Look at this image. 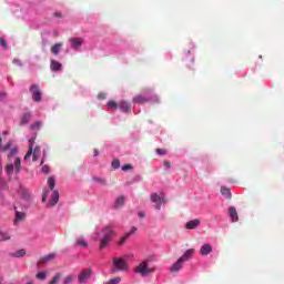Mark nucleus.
<instances>
[{"mask_svg":"<svg viewBox=\"0 0 284 284\" xmlns=\"http://www.w3.org/2000/svg\"><path fill=\"white\" fill-rule=\"evenodd\" d=\"M103 237L100 240V250H104V247H108V243H110V240L112 236H114V230H112L111 226H105L102 230Z\"/></svg>","mask_w":284,"mask_h":284,"instance_id":"f257e3e1","label":"nucleus"},{"mask_svg":"<svg viewBox=\"0 0 284 284\" xmlns=\"http://www.w3.org/2000/svg\"><path fill=\"white\" fill-rule=\"evenodd\" d=\"M135 272L138 274H141V276H148L149 274L154 273V268L150 267L148 265V262H142L139 264V266L135 268Z\"/></svg>","mask_w":284,"mask_h":284,"instance_id":"f03ea898","label":"nucleus"},{"mask_svg":"<svg viewBox=\"0 0 284 284\" xmlns=\"http://www.w3.org/2000/svg\"><path fill=\"white\" fill-rule=\"evenodd\" d=\"M113 266L119 272H125L128 270V262L122 257H113Z\"/></svg>","mask_w":284,"mask_h":284,"instance_id":"7ed1b4c3","label":"nucleus"},{"mask_svg":"<svg viewBox=\"0 0 284 284\" xmlns=\"http://www.w3.org/2000/svg\"><path fill=\"white\" fill-rule=\"evenodd\" d=\"M30 92L32 94V99L33 101H36V103H39L41 101V89H39V85L38 84H32L30 87Z\"/></svg>","mask_w":284,"mask_h":284,"instance_id":"20e7f679","label":"nucleus"},{"mask_svg":"<svg viewBox=\"0 0 284 284\" xmlns=\"http://www.w3.org/2000/svg\"><path fill=\"white\" fill-rule=\"evenodd\" d=\"M92 276V268H84L78 276L79 283H85Z\"/></svg>","mask_w":284,"mask_h":284,"instance_id":"39448f33","label":"nucleus"},{"mask_svg":"<svg viewBox=\"0 0 284 284\" xmlns=\"http://www.w3.org/2000/svg\"><path fill=\"white\" fill-rule=\"evenodd\" d=\"M152 101V98H148L141 94H138L133 98L132 102L138 105H143V103H150Z\"/></svg>","mask_w":284,"mask_h":284,"instance_id":"423d86ee","label":"nucleus"},{"mask_svg":"<svg viewBox=\"0 0 284 284\" xmlns=\"http://www.w3.org/2000/svg\"><path fill=\"white\" fill-rule=\"evenodd\" d=\"M9 132L8 131H3L2 135H0V150H2V152H8L9 148H12V142H8L4 146H3V138L8 136Z\"/></svg>","mask_w":284,"mask_h":284,"instance_id":"0eeeda50","label":"nucleus"},{"mask_svg":"<svg viewBox=\"0 0 284 284\" xmlns=\"http://www.w3.org/2000/svg\"><path fill=\"white\" fill-rule=\"evenodd\" d=\"M69 43H71L73 50H79L83 45V38H71Z\"/></svg>","mask_w":284,"mask_h":284,"instance_id":"6e6552de","label":"nucleus"},{"mask_svg":"<svg viewBox=\"0 0 284 284\" xmlns=\"http://www.w3.org/2000/svg\"><path fill=\"white\" fill-rule=\"evenodd\" d=\"M151 201H152V203H156V205H155L156 210H161V204L165 203V199H162L156 193L151 194Z\"/></svg>","mask_w":284,"mask_h":284,"instance_id":"1a4fd4ad","label":"nucleus"},{"mask_svg":"<svg viewBox=\"0 0 284 284\" xmlns=\"http://www.w3.org/2000/svg\"><path fill=\"white\" fill-rule=\"evenodd\" d=\"M201 256H207L209 254H212V244L205 243L200 248Z\"/></svg>","mask_w":284,"mask_h":284,"instance_id":"9d476101","label":"nucleus"},{"mask_svg":"<svg viewBox=\"0 0 284 284\" xmlns=\"http://www.w3.org/2000/svg\"><path fill=\"white\" fill-rule=\"evenodd\" d=\"M37 140L36 136L31 138L29 140V151L27 152V154L24 155V161H28V159H30V156H32V151L34 150V141Z\"/></svg>","mask_w":284,"mask_h":284,"instance_id":"9b49d317","label":"nucleus"},{"mask_svg":"<svg viewBox=\"0 0 284 284\" xmlns=\"http://www.w3.org/2000/svg\"><path fill=\"white\" fill-rule=\"evenodd\" d=\"M201 225V220H191L185 224L186 230H196Z\"/></svg>","mask_w":284,"mask_h":284,"instance_id":"f8f14e48","label":"nucleus"},{"mask_svg":"<svg viewBox=\"0 0 284 284\" xmlns=\"http://www.w3.org/2000/svg\"><path fill=\"white\" fill-rule=\"evenodd\" d=\"M230 219L233 223H236L239 221V213L236 212V207L231 206L229 209Z\"/></svg>","mask_w":284,"mask_h":284,"instance_id":"ddd939ff","label":"nucleus"},{"mask_svg":"<svg viewBox=\"0 0 284 284\" xmlns=\"http://www.w3.org/2000/svg\"><path fill=\"white\" fill-rule=\"evenodd\" d=\"M194 256V248H189L185 253L180 257L184 263L190 261Z\"/></svg>","mask_w":284,"mask_h":284,"instance_id":"4468645a","label":"nucleus"},{"mask_svg":"<svg viewBox=\"0 0 284 284\" xmlns=\"http://www.w3.org/2000/svg\"><path fill=\"white\" fill-rule=\"evenodd\" d=\"M183 263H185V262L182 261L181 258H179V260L171 266V272H173V273L181 272V268L183 267Z\"/></svg>","mask_w":284,"mask_h":284,"instance_id":"2eb2a0df","label":"nucleus"},{"mask_svg":"<svg viewBox=\"0 0 284 284\" xmlns=\"http://www.w3.org/2000/svg\"><path fill=\"white\" fill-rule=\"evenodd\" d=\"M50 68L52 72H59V70H62L63 64L57 60H51Z\"/></svg>","mask_w":284,"mask_h":284,"instance_id":"dca6fc26","label":"nucleus"},{"mask_svg":"<svg viewBox=\"0 0 284 284\" xmlns=\"http://www.w3.org/2000/svg\"><path fill=\"white\" fill-rule=\"evenodd\" d=\"M75 247H88V240L83 236H79L75 239Z\"/></svg>","mask_w":284,"mask_h":284,"instance_id":"f3484780","label":"nucleus"},{"mask_svg":"<svg viewBox=\"0 0 284 284\" xmlns=\"http://www.w3.org/2000/svg\"><path fill=\"white\" fill-rule=\"evenodd\" d=\"M59 203V191H53L51 200L49 201V205L54 207Z\"/></svg>","mask_w":284,"mask_h":284,"instance_id":"a211bd4d","label":"nucleus"},{"mask_svg":"<svg viewBox=\"0 0 284 284\" xmlns=\"http://www.w3.org/2000/svg\"><path fill=\"white\" fill-rule=\"evenodd\" d=\"M61 48H63V42H57L51 47V52L57 57L61 52Z\"/></svg>","mask_w":284,"mask_h":284,"instance_id":"6ab92c4d","label":"nucleus"},{"mask_svg":"<svg viewBox=\"0 0 284 284\" xmlns=\"http://www.w3.org/2000/svg\"><path fill=\"white\" fill-rule=\"evenodd\" d=\"M30 119H32V114L30 112L24 113L21 118L20 125H28V123H30Z\"/></svg>","mask_w":284,"mask_h":284,"instance_id":"aec40b11","label":"nucleus"},{"mask_svg":"<svg viewBox=\"0 0 284 284\" xmlns=\"http://www.w3.org/2000/svg\"><path fill=\"white\" fill-rule=\"evenodd\" d=\"M221 194L225 196V199H232V191L227 186H221Z\"/></svg>","mask_w":284,"mask_h":284,"instance_id":"412c9836","label":"nucleus"},{"mask_svg":"<svg viewBox=\"0 0 284 284\" xmlns=\"http://www.w3.org/2000/svg\"><path fill=\"white\" fill-rule=\"evenodd\" d=\"M57 258V253H50L47 256L41 257L40 263H50V261H54Z\"/></svg>","mask_w":284,"mask_h":284,"instance_id":"4be33fe9","label":"nucleus"},{"mask_svg":"<svg viewBox=\"0 0 284 284\" xmlns=\"http://www.w3.org/2000/svg\"><path fill=\"white\" fill-rule=\"evenodd\" d=\"M119 108H120V110H122V112H130V110H131L130 103H128L125 101L120 102Z\"/></svg>","mask_w":284,"mask_h":284,"instance_id":"5701e85b","label":"nucleus"},{"mask_svg":"<svg viewBox=\"0 0 284 284\" xmlns=\"http://www.w3.org/2000/svg\"><path fill=\"white\" fill-rule=\"evenodd\" d=\"M124 204H125V195H120L115 200V207H123Z\"/></svg>","mask_w":284,"mask_h":284,"instance_id":"b1692460","label":"nucleus"},{"mask_svg":"<svg viewBox=\"0 0 284 284\" xmlns=\"http://www.w3.org/2000/svg\"><path fill=\"white\" fill-rule=\"evenodd\" d=\"M14 170L17 173L21 172V158H16L14 160Z\"/></svg>","mask_w":284,"mask_h":284,"instance_id":"393cba45","label":"nucleus"},{"mask_svg":"<svg viewBox=\"0 0 284 284\" xmlns=\"http://www.w3.org/2000/svg\"><path fill=\"white\" fill-rule=\"evenodd\" d=\"M4 170H6L7 174L12 175L14 172V164L13 163L7 164Z\"/></svg>","mask_w":284,"mask_h":284,"instance_id":"a878e982","label":"nucleus"},{"mask_svg":"<svg viewBox=\"0 0 284 284\" xmlns=\"http://www.w3.org/2000/svg\"><path fill=\"white\" fill-rule=\"evenodd\" d=\"M48 185H49V190H54V186L57 185V181L52 176H50L48 179Z\"/></svg>","mask_w":284,"mask_h":284,"instance_id":"bb28decb","label":"nucleus"},{"mask_svg":"<svg viewBox=\"0 0 284 284\" xmlns=\"http://www.w3.org/2000/svg\"><path fill=\"white\" fill-rule=\"evenodd\" d=\"M11 236L8 232H0V241H10Z\"/></svg>","mask_w":284,"mask_h":284,"instance_id":"cd10ccee","label":"nucleus"},{"mask_svg":"<svg viewBox=\"0 0 284 284\" xmlns=\"http://www.w3.org/2000/svg\"><path fill=\"white\" fill-rule=\"evenodd\" d=\"M41 125H43L42 121H37L36 123L31 124V130H41Z\"/></svg>","mask_w":284,"mask_h":284,"instance_id":"c85d7f7f","label":"nucleus"},{"mask_svg":"<svg viewBox=\"0 0 284 284\" xmlns=\"http://www.w3.org/2000/svg\"><path fill=\"white\" fill-rule=\"evenodd\" d=\"M61 276H62L61 273H57L53 276L52 281L49 282V284H57V283H59V281H61Z\"/></svg>","mask_w":284,"mask_h":284,"instance_id":"c756f323","label":"nucleus"},{"mask_svg":"<svg viewBox=\"0 0 284 284\" xmlns=\"http://www.w3.org/2000/svg\"><path fill=\"white\" fill-rule=\"evenodd\" d=\"M113 170H119V168H121V161H119V159H114L111 163Z\"/></svg>","mask_w":284,"mask_h":284,"instance_id":"7c9ffc66","label":"nucleus"},{"mask_svg":"<svg viewBox=\"0 0 284 284\" xmlns=\"http://www.w3.org/2000/svg\"><path fill=\"white\" fill-rule=\"evenodd\" d=\"M26 254V250L21 248L19 251H17L16 253H13V256L16 258H22V256Z\"/></svg>","mask_w":284,"mask_h":284,"instance_id":"2f4dec72","label":"nucleus"},{"mask_svg":"<svg viewBox=\"0 0 284 284\" xmlns=\"http://www.w3.org/2000/svg\"><path fill=\"white\" fill-rule=\"evenodd\" d=\"M108 108H110L111 110H116L119 108V104L115 101H109L106 103Z\"/></svg>","mask_w":284,"mask_h":284,"instance_id":"473e14b6","label":"nucleus"},{"mask_svg":"<svg viewBox=\"0 0 284 284\" xmlns=\"http://www.w3.org/2000/svg\"><path fill=\"white\" fill-rule=\"evenodd\" d=\"M16 219L17 221H23L26 219V213L17 211Z\"/></svg>","mask_w":284,"mask_h":284,"instance_id":"72a5a7b5","label":"nucleus"},{"mask_svg":"<svg viewBox=\"0 0 284 284\" xmlns=\"http://www.w3.org/2000/svg\"><path fill=\"white\" fill-rule=\"evenodd\" d=\"M48 276L47 272H40L36 275L37 278H39V281H45V277Z\"/></svg>","mask_w":284,"mask_h":284,"instance_id":"f704fd0d","label":"nucleus"},{"mask_svg":"<svg viewBox=\"0 0 284 284\" xmlns=\"http://www.w3.org/2000/svg\"><path fill=\"white\" fill-rule=\"evenodd\" d=\"M93 181H95V183H99L100 185H106L105 179L93 178Z\"/></svg>","mask_w":284,"mask_h":284,"instance_id":"c9c22d12","label":"nucleus"},{"mask_svg":"<svg viewBox=\"0 0 284 284\" xmlns=\"http://www.w3.org/2000/svg\"><path fill=\"white\" fill-rule=\"evenodd\" d=\"M121 283V277H115L110 280L109 282H105L104 284H120Z\"/></svg>","mask_w":284,"mask_h":284,"instance_id":"e433bc0d","label":"nucleus"},{"mask_svg":"<svg viewBox=\"0 0 284 284\" xmlns=\"http://www.w3.org/2000/svg\"><path fill=\"white\" fill-rule=\"evenodd\" d=\"M18 152H19V149H17V148L11 149L10 153L8 154V159L16 156V154H18Z\"/></svg>","mask_w":284,"mask_h":284,"instance_id":"4c0bfd02","label":"nucleus"},{"mask_svg":"<svg viewBox=\"0 0 284 284\" xmlns=\"http://www.w3.org/2000/svg\"><path fill=\"white\" fill-rule=\"evenodd\" d=\"M73 281H74V276L68 275V276L64 278V281H63L62 284H70V283H72Z\"/></svg>","mask_w":284,"mask_h":284,"instance_id":"58836bf2","label":"nucleus"},{"mask_svg":"<svg viewBox=\"0 0 284 284\" xmlns=\"http://www.w3.org/2000/svg\"><path fill=\"white\" fill-rule=\"evenodd\" d=\"M156 154H159V156H165L168 151L165 149H156Z\"/></svg>","mask_w":284,"mask_h":284,"instance_id":"ea45409f","label":"nucleus"},{"mask_svg":"<svg viewBox=\"0 0 284 284\" xmlns=\"http://www.w3.org/2000/svg\"><path fill=\"white\" fill-rule=\"evenodd\" d=\"M130 237V234H124V236L119 241V245H123V243H125V241H128V239Z\"/></svg>","mask_w":284,"mask_h":284,"instance_id":"a19ab883","label":"nucleus"},{"mask_svg":"<svg viewBox=\"0 0 284 284\" xmlns=\"http://www.w3.org/2000/svg\"><path fill=\"white\" fill-rule=\"evenodd\" d=\"M0 45H1L2 48H4V49L8 48V42H6V39L0 38Z\"/></svg>","mask_w":284,"mask_h":284,"instance_id":"79ce46f5","label":"nucleus"},{"mask_svg":"<svg viewBox=\"0 0 284 284\" xmlns=\"http://www.w3.org/2000/svg\"><path fill=\"white\" fill-rule=\"evenodd\" d=\"M42 172H43V174H50V166L43 165L42 166Z\"/></svg>","mask_w":284,"mask_h":284,"instance_id":"37998d69","label":"nucleus"},{"mask_svg":"<svg viewBox=\"0 0 284 284\" xmlns=\"http://www.w3.org/2000/svg\"><path fill=\"white\" fill-rule=\"evenodd\" d=\"M128 170H132V164H125L122 166V172H128Z\"/></svg>","mask_w":284,"mask_h":284,"instance_id":"c03bdc74","label":"nucleus"},{"mask_svg":"<svg viewBox=\"0 0 284 284\" xmlns=\"http://www.w3.org/2000/svg\"><path fill=\"white\" fill-rule=\"evenodd\" d=\"M31 155L33 161H39V153L32 151Z\"/></svg>","mask_w":284,"mask_h":284,"instance_id":"a18cd8bd","label":"nucleus"},{"mask_svg":"<svg viewBox=\"0 0 284 284\" xmlns=\"http://www.w3.org/2000/svg\"><path fill=\"white\" fill-rule=\"evenodd\" d=\"M105 97H106V94L103 93V92H101V93L98 94V99H99L100 101H103V100L105 99Z\"/></svg>","mask_w":284,"mask_h":284,"instance_id":"49530a36","label":"nucleus"},{"mask_svg":"<svg viewBox=\"0 0 284 284\" xmlns=\"http://www.w3.org/2000/svg\"><path fill=\"white\" fill-rule=\"evenodd\" d=\"M163 168H166V170H170V168H172V165L170 164V161H164Z\"/></svg>","mask_w":284,"mask_h":284,"instance_id":"de8ad7c7","label":"nucleus"},{"mask_svg":"<svg viewBox=\"0 0 284 284\" xmlns=\"http://www.w3.org/2000/svg\"><path fill=\"white\" fill-rule=\"evenodd\" d=\"M136 232V226H132L131 231L128 232L126 234H129V236H132V234H134Z\"/></svg>","mask_w":284,"mask_h":284,"instance_id":"09e8293b","label":"nucleus"},{"mask_svg":"<svg viewBox=\"0 0 284 284\" xmlns=\"http://www.w3.org/2000/svg\"><path fill=\"white\" fill-rule=\"evenodd\" d=\"M138 216H139L140 219H145V212L140 211V212L138 213Z\"/></svg>","mask_w":284,"mask_h":284,"instance_id":"8fccbe9b","label":"nucleus"},{"mask_svg":"<svg viewBox=\"0 0 284 284\" xmlns=\"http://www.w3.org/2000/svg\"><path fill=\"white\" fill-rule=\"evenodd\" d=\"M53 17H57L58 19H61L63 14L61 12H54Z\"/></svg>","mask_w":284,"mask_h":284,"instance_id":"3c124183","label":"nucleus"},{"mask_svg":"<svg viewBox=\"0 0 284 284\" xmlns=\"http://www.w3.org/2000/svg\"><path fill=\"white\" fill-rule=\"evenodd\" d=\"M7 94L4 92H0V101L6 99Z\"/></svg>","mask_w":284,"mask_h":284,"instance_id":"603ef678","label":"nucleus"},{"mask_svg":"<svg viewBox=\"0 0 284 284\" xmlns=\"http://www.w3.org/2000/svg\"><path fill=\"white\" fill-rule=\"evenodd\" d=\"M33 152H36V154H39L41 152V148L36 146V149L33 150Z\"/></svg>","mask_w":284,"mask_h":284,"instance_id":"864d4df0","label":"nucleus"},{"mask_svg":"<svg viewBox=\"0 0 284 284\" xmlns=\"http://www.w3.org/2000/svg\"><path fill=\"white\" fill-rule=\"evenodd\" d=\"M94 156H99V151L95 150Z\"/></svg>","mask_w":284,"mask_h":284,"instance_id":"5fc2aeb1","label":"nucleus"},{"mask_svg":"<svg viewBox=\"0 0 284 284\" xmlns=\"http://www.w3.org/2000/svg\"><path fill=\"white\" fill-rule=\"evenodd\" d=\"M154 102H155V103H159V99H158V98H155V99H154Z\"/></svg>","mask_w":284,"mask_h":284,"instance_id":"6e6d98bb","label":"nucleus"},{"mask_svg":"<svg viewBox=\"0 0 284 284\" xmlns=\"http://www.w3.org/2000/svg\"><path fill=\"white\" fill-rule=\"evenodd\" d=\"M43 161H45V159H42V160H41V165H43Z\"/></svg>","mask_w":284,"mask_h":284,"instance_id":"4d7b16f0","label":"nucleus"},{"mask_svg":"<svg viewBox=\"0 0 284 284\" xmlns=\"http://www.w3.org/2000/svg\"><path fill=\"white\" fill-rule=\"evenodd\" d=\"M42 201L45 202V195H43Z\"/></svg>","mask_w":284,"mask_h":284,"instance_id":"13d9d810","label":"nucleus"},{"mask_svg":"<svg viewBox=\"0 0 284 284\" xmlns=\"http://www.w3.org/2000/svg\"><path fill=\"white\" fill-rule=\"evenodd\" d=\"M1 281H2V278L0 277V284H2Z\"/></svg>","mask_w":284,"mask_h":284,"instance_id":"bf43d9fd","label":"nucleus"}]
</instances>
